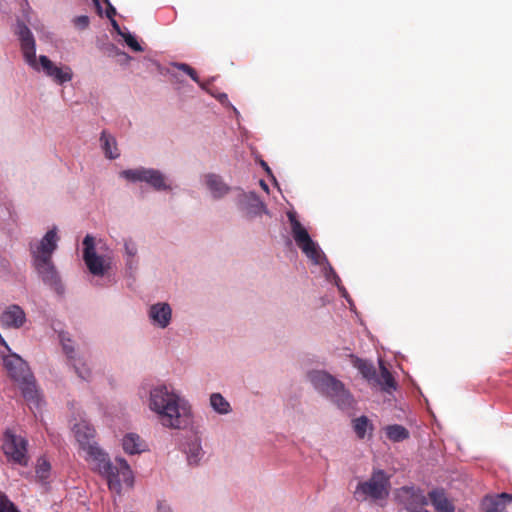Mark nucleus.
Returning a JSON list of instances; mask_svg holds the SVG:
<instances>
[{"mask_svg": "<svg viewBox=\"0 0 512 512\" xmlns=\"http://www.w3.org/2000/svg\"><path fill=\"white\" fill-rule=\"evenodd\" d=\"M386 435L393 442H401L409 438V431L402 425L394 424L386 427Z\"/></svg>", "mask_w": 512, "mask_h": 512, "instance_id": "obj_25", "label": "nucleus"}, {"mask_svg": "<svg viewBox=\"0 0 512 512\" xmlns=\"http://www.w3.org/2000/svg\"><path fill=\"white\" fill-rule=\"evenodd\" d=\"M58 240L56 228H53L47 231L42 239L30 248L33 266L38 276L46 285L56 291L59 290L61 284L58 271L52 261V255L58 247Z\"/></svg>", "mask_w": 512, "mask_h": 512, "instance_id": "obj_3", "label": "nucleus"}, {"mask_svg": "<svg viewBox=\"0 0 512 512\" xmlns=\"http://www.w3.org/2000/svg\"><path fill=\"white\" fill-rule=\"evenodd\" d=\"M60 338L63 350L67 357L72 361V365L76 373L81 379L88 380L91 375V371L80 357H75V350L72 345V340L69 337H66L65 334H61Z\"/></svg>", "mask_w": 512, "mask_h": 512, "instance_id": "obj_13", "label": "nucleus"}, {"mask_svg": "<svg viewBox=\"0 0 512 512\" xmlns=\"http://www.w3.org/2000/svg\"><path fill=\"white\" fill-rule=\"evenodd\" d=\"M210 404L219 414H228L231 411L229 402L220 393L211 394Z\"/></svg>", "mask_w": 512, "mask_h": 512, "instance_id": "obj_27", "label": "nucleus"}, {"mask_svg": "<svg viewBox=\"0 0 512 512\" xmlns=\"http://www.w3.org/2000/svg\"><path fill=\"white\" fill-rule=\"evenodd\" d=\"M106 2H107V9H106L105 15L110 20L114 19L115 15H116V9L107 0H106Z\"/></svg>", "mask_w": 512, "mask_h": 512, "instance_id": "obj_36", "label": "nucleus"}, {"mask_svg": "<svg viewBox=\"0 0 512 512\" xmlns=\"http://www.w3.org/2000/svg\"><path fill=\"white\" fill-rule=\"evenodd\" d=\"M102 147L105 155L110 159H115L119 156L118 149L116 147V141L114 137L108 134L106 131L101 133Z\"/></svg>", "mask_w": 512, "mask_h": 512, "instance_id": "obj_24", "label": "nucleus"}, {"mask_svg": "<svg viewBox=\"0 0 512 512\" xmlns=\"http://www.w3.org/2000/svg\"><path fill=\"white\" fill-rule=\"evenodd\" d=\"M350 358L352 365L361 373L363 378L372 383H381L380 379H378L376 369L371 362L355 355H350Z\"/></svg>", "mask_w": 512, "mask_h": 512, "instance_id": "obj_20", "label": "nucleus"}, {"mask_svg": "<svg viewBox=\"0 0 512 512\" xmlns=\"http://www.w3.org/2000/svg\"><path fill=\"white\" fill-rule=\"evenodd\" d=\"M512 502V494L503 492L495 495H486L480 503L482 512H506V503Z\"/></svg>", "mask_w": 512, "mask_h": 512, "instance_id": "obj_14", "label": "nucleus"}, {"mask_svg": "<svg viewBox=\"0 0 512 512\" xmlns=\"http://www.w3.org/2000/svg\"><path fill=\"white\" fill-rule=\"evenodd\" d=\"M6 512H20L16 506L12 503V507L11 508H8V510Z\"/></svg>", "mask_w": 512, "mask_h": 512, "instance_id": "obj_42", "label": "nucleus"}, {"mask_svg": "<svg viewBox=\"0 0 512 512\" xmlns=\"http://www.w3.org/2000/svg\"><path fill=\"white\" fill-rule=\"evenodd\" d=\"M390 488V477L384 470L376 469L367 481L358 483L355 495L362 496V500H384L389 496Z\"/></svg>", "mask_w": 512, "mask_h": 512, "instance_id": "obj_5", "label": "nucleus"}, {"mask_svg": "<svg viewBox=\"0 0 512 512\" xmlns=\"http://www.w3.org/2000/svg\"><path fill=\"white\" fill-rule=\"evenodd\" d=\"M74 25L80 29H85L89 25V18L86 15L78 16L74 19Z\"/></svg>", "mask_w": 512, "mask_h": 512, "instance_id": "obj_33", "label": "nucleus"}, {"mask_svg": "<svg viewBox=\"0 0 512 512\" xmlns=\"http://www.w3.org/2000/svg\"><path fill=\"white\" fill-rule=\"evenodd\" d=\"M256 205H255V213L260 214L265 210V205L259 201L258 198L255 197Z\"/></svg>", "mask_w": 512, "mask_h": 512, "instance_id": "obj_38", "label": "nucleus"}, {"mask_svg": "<svg viewBox=\"0 0 512 512\" xmlns=\"http://www.w3.org/2000/svg\"><path fill=\"white\" fill-rule=\"evenodd\" d=\"M121 36L123 37L124 41L126 42V44L133 50V51H136V52H141L143 51V48L140 46V44L138 43V41L135 39L134 36H132L130 33H124V34H121Z\"/></svg>", "mask_w": 512, "mask_h": 512, "instance_id": "obj_32", "label": "nucleus"}, {"mask_svg": "<svg viewBox=\"0 0 512 512\" xmlns=\"http://www.w3.org/2000/svg\"><path fill=\"white\" fill-rule=\"evenodd\" d=\"M381 383H375L379 385L383 391L389 392L391 389H395L396 382L390 373V371L380 362V376L378 377Z\"/></svg>", "mask_w": 512, "mask_h": 512, "instance_id": "obj_26", "label": "nucleus"}, {"mask_svg": "<svg viewBox=\"0 0 512 512\" xmlns=\"http://www.w3.org/2000/svg\"><path fill=\"white\" fill-rule=\"evenodd\" d=\"M125 251L129 257H134L137 254L136 245L132 241L125 242Z\"/></svg>", "mask_w": 512, "mask_h": 512, "instance_id": "obj_35", "label": "nucleus"}, {"mask_svg": "<svg viewBox=\"0 0 512 512\" xmlns=\"http://www.w3.org/2000/svg\"><path fill=\"white\" fill-rule=\"evenodd\" d=\"M260 185L261 187L265 190V191H268V185L265 183L264 180H261L260 181Z\"/></svg>", "mask_w": 512, "mask_h": 512, "instance_id": "obj_43", "label": "nucleus"}, {"mask_svg": "<svg viewBox=\"0 0 512 512\" xmlns=\"http://www.w3.org/2000/svg\"><path fill=\"white\" fill-rule=\"evenodd\" d=\"M172 311L167 303H156L149 309V317L152 322L161 327L166 328L171 320Z\"/></svg>", "mask_w": 512, "mask_h": 512, "instance_id": "obj_18", "label": "nucleus"}, {"mask_svg": "<svg viewBox=\"0 0 512 512\" xmlns=\"http://www.w3.org/2000/svg\"><path fill=\"white\" fill-rule=\"evenodd\" d=\"M149 407L164 427L183 429L190 423V406L165 385L156 386L150 391Z\"/></svg>", "mask_w": 512, "mask_h": 512, "instance_id": "obj_1", "label": "nucleus"}, {"mask_svg": "<svg viewBox=\"0 0 512 512\" xmlns=\"http://www.w3.org/2000/svg\"><path fill=\"white\" fill-rule=\"evenodd\" d=\"M86 453L85 459L94 466L100 474L105 476L111 474L113 467L109 460L108 455L98 446H89V449L84 451Z\"/></svg>", "mask_w": 512, "mask_h": 512, "instance_id": "obj_12", "label": "nucleus"}, {"mask_svg": "<svg viewBox=\"0 0 512 512\" xmlns=\"http://www.w3.org/2000/svg\"><path fill=\"white\" fill-rule=\"evenodd\" d=\"M288 219L291 225V233L297 246L310 260L318 264L321 255L317 244L311 239L308 231L294 213H288Z\"/></svg>", "mask_w": 512, "mask_h": 512, "instance_id": "obj_8", "label": "nucleus"}, {"mask_svg": "<svg viewBox=\"0 0 512 512\" xmlns=\"http://www.w3.org/2000/svg\"><path fill=\"white\" fill-rule=\"evenodd\" d=\"M95 6L97 7L99 13H101V6H100V3H99V0H93Z\"/></svg>", "mask_w": 512, "mask_h": 512, "instance_id": "obj_44", "label": "nucleus"}, {"mask_svg": "<svg viewBox=\"0 0 512 512\" xmlns=\"http://www.w3.org/2000/svg\"><path fill=\"white\" fill-rule=\"evenodd\" d=\"M202 448L199 444L193 443L189 445V449L187 451V459L190 465L198 464L199 460L202 457Z\"/></svg>", "mask_w": 512, "mask_h": 512, "instance_id": "obj_30", "label": "nucleus"}, {"mask_svg": "<svg viewBox=\"0 0 512 512\" xmlns=\"http://www.w3.org/2000/svg\"><path fill=\"white\" fill-rule=\"evenodd\" d=\"M157 512H172L171 507L165 501H159L157 505Z\"/></svg>", "mask_w": 512, "mask_h": 512, "instance_id": "obj_37", "label": "nucleus"}, {"mask_svg": "<svg viewBox=\"0 0 512 512\" xmlns=\"http://www.w3.org/2000/svg\"><path fill=\"white\" fill-rule=\"evenodd\" d=\"M123 449L128 454H139L145 451V443L141 440V438L134 433H129L124 436L122 441Z\"/></svg>", "mask_w": 512, "mask_h": 512, "instance_id": "obj_22", "label": "nucleus"}, {"mask_svg": "<svg viewBox=\"0 0 512 512\" xmlns=\"http://www.w3.org/2000/svg\"><path fill=\"white\" fill-rule=\"evenodd\" d=\"M20 385V389L22 391V395L26 401L33 403L35 405L39 404V393L36 388V383L34 376L29 374L27 377L18 382Z\"/></svg>", "mask_w": 512, "mask_h": 512, "instance_id": "obj_21", "label": "nucleus"}, {"mask_svg": "<svg viewBox=\"0 0 512 512\" xmlns=\"http://www.w3.org/2000/svg\"><path fill=\"white\" fill-rule=\"evenodd\" d=\"M16 33L20 40L21 50L26 63L36 71H43L45 75L58 85L70 82L73 78L72 69L69 66H57L47 56L40 55L36 58V44L30 29L19 22Z\"/></svg>", "mask_w": 512, "mask_h": 512, "instance_id": "obj_2", "label": "nucleus"}, {"mask_svg": "<svg viewBox=\"0 0 512 512\" xmlns=\"http://www.w3.org/2000/svg\"><path fill=\"white\" fill-rule=\"evenodd\" d=\"M50 471L51 464L49 463V461L45 457L38 458L35 468L37 478L40 481L45 482L50 476Z\"/></svg>", "mask_w": 512, "mask_h": 512, "instance_id": "obj_28", "label": "nucleus"}, {"mask_svg": "<svg viewBox=\"0 0 512 512\" xmlns=\"http://www.w3.org/2000/svg\"><path fill=\"white\" fill-rule=\"evenodd\" d=\"M206 185L214 198H221L229 192V187L218 175L215 174H209L206 176Z\"/></svg>", "mask_w": 512, "mask_h": 512, "instance_id": "obj_23", "label": "nucleus"}, {"mask_svg": "<svg viewBox=\"0 0 512 512\" xmlns=\"http://www.w3.org/2000/svg\"><path fill=\"white\" fill-rule=\"evenodd\" d=\"M12 507V502L8 499V497L2 493H0V512H6L8 508Z\"/></svg>", "mask_w": 512, "mask_h": 512, "instance_id": "obj_34", "label": "nucleus"}, {"mask_svg": "<svg viewBox=\"0 0 512 512\" xmlns=\"http://www.w3.org/2000/svg\"><path fill=\"white\" fill-rule=\"evenodd\" d=\"M0 344L6 348H8L7 342L3 338V336L0 334Z\"/></svg>", "mask_w": 512, "mask_h": 512, "instance_id": "obj_41", "label": "nucleus"}, {"mask_svg": "<svg viewBox=\"0 0 512 512\" xmlns=\"http://www.w3.org/2000/svg\"><path fill=\"white\" fill-rule=\"evenodd\" d=\"M396 499L409 512H429L424 507L428 498L423 491L414 486H403L396 491Z\"/></svg>", "mask_w": 512, "mask_h": 512, "instance_id": "obj_9", "label": "nucleus"}, {"mask_svg": "<svg viewBox=\"0 0 512 512\" xmlns=\"http://www.w3.org/2000/svg\"><path fill=\"white\" fill-rule=\"evenodd\" d=\"M111 25L113 27V29L121 36V34H124L121 29H120V26L118 24V22L115 20V19H111Z\"/></svg>", "mask_w": 512, "mask_h": 512, "instance_id": "obj_39", "label": "nucleus"}, {"mask_svg": "<svg viewBox=\"0 0 512 512\" xmlns=\"http://www.w3.org/2000/svg\"><path fill=\"white\" fill-rule=\"evenodd\" d=\"M121 176L132 182H146L156 190H166L169 188L165 183L163 174L155 169H128L122 171Z\"/></svg>", "mask_w": 512, "mask_h": 512, "instance_id": "obj_10", "label": "nucleus"}, {"mask_svg": "<svg viewBox=\"0 0 512 512\" xmlns=\"http://www.w3.org/2000/svg\"><path fill=\"white\" fill-rule=\"evenodd\" d=\"M83 260L89 272L94 276H104L112 268V257L99 255L95 250V240L91 235H86L83 240Z\"/></svg>", "mask_w": 512, "mask_h": 512, "instance_id": "obj_6", "label": "nucleus"}, {"mask_svg": "<svg viewBox=\"0 0 512 512\" xmlns=\"http://www.w3.org/2000/svg\"><path fill=\"white\" fill-rule=\"evenodd\" d=\"M369 427V420L366 416H361L353 421V428L358 438L363 439Z\"/></svg>", "mask_w": 512, "mask_h": 512, "instance_id": "obj_29", "label": "nucleus"}, {"mask_svg": "<svg viewBox=\"0 0 512 512\" xmlns=\"http://www.w3.org/2000/svg\"><path fill=\"white\" fill-rule=\"evenodd\" d=\"M74 433L76 440L83 451L89 449V446L97 444L94 441L95 429L84 421L77 423L74 426Z\"/></svg>", "mask_w": 512, "mask_h": 512, "instance_id": "obj_17", "label": "nucleus"}, {"mask_svg": "<svg viewBox=\"0 0 512 512\" xmlns=\"http://www.w3.org/2000/svg\"><path fill=\"white\" fill-rule=\"evenodd\" d=\"M27 446L28 442L24 437L16 435L11 430L5 431L2 438V450L8 461L20 466H27L29 463Z\"/></svg>", "mask_w": 512, "mask_h": 512, "instance_id": "obj_7", "label": "nucleus"}, {"mask_svg": "<svg viewBox=\"0 0 512 512\" xmlns=\"http://www.w3.org/2000/svg\"><path fill=\"white\" fill-rule=\"evenodd\" d=\"M25 321V312L18 305H10L0 316V324L3 328L19 329Z\"/></svg>", "mask_w": 512, "mask_h": 512, "instance_id": "obj_16", "label": "nucleus"}, {"mask_svg": "<svg viewBox=\"0 0 512 512\" xmlns=\"http://www.w3.org/2000/svg\"><path fill=\"white\" fill-rule=\"evenodd\" d=\"M173 66L177 68L178 70L183 71L186 73L190 78L195 81L196 83L200 84V80L198 77V74L194 68H192L190 65L186 63H174Z\"/></svg>", "mask_w": 512, "mask_h": 512, "instance_id": "obj_31", "label": "nucleus"}, {"mask_svg": "<svg viewBox=\"0 0 512 512\" xmlns=\"http://www.w3.org/2000/svg\"><path fill=\"white\" fill-rule=\"evenodd\" d=\"M261 166L265 169L268 174H271V169L265 161H261Z\"/></svg>", "mask_w": 512, "mask_h": 512, "instance_id": "obj_40", "label": "nucleus"}, {"mask_svg": "<svg viewBox=\"0 0 512 512\" xmlns=\"http://www.w3.org/2000/svg\"><path fill=\"white\" fill-rule=\"evenodd\" d=\"M428 500L437 512H455V505L446 496L443 489H434L428 493Z\"/></svg>", "mask_w": 512, "mask_h": 512, "instance_id": "obj_19", "label": "nucleus"}, {"mask_svg": "<svg viewBox=\"0 0 512 512\" xmlns=\"http://www.w3.org/2000/svg\"><path fill=\"white\" fill-rule=\"evenodd\" d=\"M3 364L9 376L16 382H20L22 379L31 374L27 364L16 354L4 357Z\"/></svg>", "mask_w": 512, "mask_h": 512, "instance_id": "obj_15", "label": "nucleus"}, {"mask_svg": "<svg viewBox=\"0 0 512 512\" xmlns=\"http://www.w3.org/2000/svg\"><path fill=\"white\" fill-rule=\"evenodd\" d=\"M112 467V473L105 475L110 489H119L121 482L132 483L133 473L125 459L116 458L115 463H112Z\"/></svg>", "mask_w": 512, "mask_h": 512, "instance_id": "obj_11", "label": "nucleus"}, {"mask_svg": "<svg viewBox=\"0 0 512 512\" xmlns=\"http://www.w3.org/2000/svg\"><path fill=\"white\" fill-rule=\"evenodd\" d=\"M308 377L315 389L330 397L339 408L347 409L353 405L354 399L351 393L332 375L324 371H313Z\"/></svg>", "mask_w": 512, "mask_h": 512, "instance_id": "obj_4", "label": "nucleus"}]
</instances>
